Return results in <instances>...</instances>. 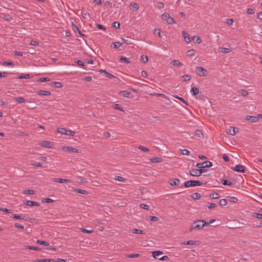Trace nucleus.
Wrapping results in <instances>:
<instances>
[{
    "label": "nucleus",
    "instance_id": "1",
    "mask_svg": "<svg viewBox=\"0 0 262 262\" xmlns=\"http://www.w3.org/2000/svg\"><path fill=\"white\" fill-rule=\"evenodd\" d=\"M207 222L204 220H198L193 222L190 226L189 231L192 232L194 230H201L204 227L206 226Z\"/></svg>",
    "mask_w": 262,
    "mask_h": 262
},
{
    "label": "nucleus",
    "instance_id": "2",
    "mask_svg": "<svg viewBox=\"0 0 262 262\" xmlns=\"http://www.w3.org/2000/svg\"><path fill=\"white\" fill-rule=\"evenodd\" d=\"M162 19L168 24H176L174 19L167 13H164L161 16Z\"/></svg>",
    "mask_w": 262,
    "mask_h": 262
},
{
    "label": "nucleus",
    "instance_id": "3",
    "mask_svg": "<svg viewBox=\"0 0 262 262\" xmlns=\"http://www.w3.org/2000/svg\"><path fill=\"white\" fill-rule=\"evenodd\" d=\"M38 144L42 147L46 148H53L54 146V144L53 142L46 140H42L39 141Z\"/></svg>",
    "mask_w": 262,
    "mask_h": 262
},
{
    "label": "nucleus",
    "instance_id": "4",
    "mask_svg": "<svg viewBox=\"0 0 262 262\" xmlns=\"http://www.w3.org/2000/svg\"><path fill=\"white\" fill-rule=\"evenodd\" d=\"M57 131L61 134L70 136H74L75 134V132L70 129H67L65 128H57Z\"/></svg>",
    "mask_w": 262,
    "mask_h": 262
},
{
    "label": "nucleus",
    "instance_id": "5",
    "mask_svg": "<svg viewBox=\"0 0 262 262\" xmlns=\"http://www.w3.org/2000/svg\"><path fill=\"white\" fill-rule=\"evenodd\" d=\"M202 183L199 181L190 180L187 181L184 183L185 187H189L191 186H200Z\"/></svg>",
    "mask_w": 262,
    "mask_h": 262
},
{
    "label": "nucleus",
    "instance_id": "6",
    "mask_svg": "<svg viewBox=\"0 0 262 262\" xmlns=\"http://www.w3.org/2000/svg\"><path fill=\"white\" fill-rule=\"evenodd\" d=\"M61 149L62 151L67 152H69V153H79L80 152V151L78 149H77L75 148L70 147V146H62L61 147Z\"/></svg>",
    "mask_w": 262,
    "mask_h": 262
},
{
    "label": "nucleus",
    "instance_id": "7",
    "mask_svg": "<svg viewBox=\"0 0 262 262\" xmlns=\"http://www.w3.org/2000/svg\"><path fill=\"white\" fill-rule=\"evenodd\" d=\"M196 74L199 76H207L208 75L207 70L201 67H196Z\"/></svg>",
    "mask_w": 262,
    "mask_h": 262
},
{
    "label": "nucleus",
    "instance_id": "8",
    "mask_svg": "<svg viewBox=\"0 0 262 262\" xmlns=\"http://www.w3.org/2000/svg\"><path fill=\"white\" fill-rule=\"evenodd\" d=\"M212 165V164L210 161H205L204 162L201 163H198L196 164V166L198 167L199 168H203L206 167H211Z\"/></svg>",
    "mask_w": 262,
    "mask_h": 262
},
{
    "label": "nucleus",
    "instance_id": "9",
    "mask_svg": "<svg viewBox=\"0 0 262 262\" xmlns=\"http://www.w3.org/2000/svg\"><path fill=\"white\" fill-rule=\"evenodd\" d=\"M204 172V170L201 169H192L190 170V174L194 177H199L202 174V173Z\"/></svg>",
    "mask_w": 262,
    "mask_h": 262
},
{
    "label": "nucleus",
    "instance_id": "10",
    "mask_svg": "<svg viewBox=\"0 0 262 262\" xmlns=\"http://www.w3.org/2000/svg\"><path fill=\"white\" fill-rule=\"evenodd\" d=\"M182 35L184 37V40L186 43H189L191 41V37H190V35L188 34L187 32L185 31H183L182 32Z\"/></svg>",
    "mask_w": 262,
    "mask_h": 262
},
{
    "label": "nucleus",
    "instance_id": "11",
    "mask_svg": "<svg viewBox=\"0 0 262 262\" xmlns=\"http://www.w3.org/2000/svg\"><path fill=\"white\" fill-rule=\"evenodd\" d=\"M238 132V129L236 127L230 126L227 129V133L231 136H234L237 134Z\"/></svg>",
    "mask_w": 262,
    "mask_h": 262
},
{
    "label": "nucleus",
    "instance_id": "12",
    "mask_svg": "<svg viewBox=\"0 0 262 262\" xmlns=\"http://www.w3.org/2000/svg\"><path fill=\"white\" fill-rule=\"evenodd\" d=\"M233 170L237 172H244L245 167L242 165H236L234 168H233Z\"/></svg>",
    "mask_w": 262,
    "mask_h": 262
},
{
    "label": "nucleus",
    "instance_id": "13",
    "mask_svg": "<svg viewBox=\"0 0 262 262\" xmlns=\"http://www.w3.org/2000/svg\"><path fill=\"white\" fill-rule=\"evenodd\" d=\"M245 119L247 120L250 121L251 122H257L258 121V117L257 116H247L246 117Z\"/></svg>",
    "mask_w": 262,
    "mask_h": 262
},
{
    "label": "nucleus",
    "instance_id": "14",
    "mask_svg": "<svg viewBox=\"0 0 262 262\" xmlns=\"http://www.w3.org/2000/svg\"><path fill=\"white\" fill-rule=\"evenodd\" d=\"M182 245H199L200 244V241H187L186 242H184L181 243Z\"/></svg>",
    "mask_w": 262,
    "mask_h": 262
},
{
    "label": "nucleus",
    "instance_id": "15",
    "mask_svg": "<svg viewBox=\"0 0 262 262\" xmlns=\"http://www.w3.org/2000/svg\"><path fill=\"white\" fill-rule=\"evenodd\" d=\"M52 181L54 182H58L60 183L70 182L71 181L68 179H58V178H53L52 179Z\"/></svg>",
    "mask_w": 262,
    "mask_h": 262
},
{
    "label": "nucleus",
    "instance_id": "16",
    "mask_svg": "<svg viewBox=\"0 0 262 262\" xmlns=\"http://www.w3.org/2000/svg\"><path fill=\"white\" fill-rule=\"evenodd\" d=\"M180 181L178 179L173 178L170 180L169 184L171 186L178 185L180 184Z\"/></svg>",
    "mask_w": 262,
    "mask_h": 262
},
{
    "label": "nucleus",
    "instance_id": "17",
    "mask_svg": "<svg viewBox=\"0 0 262 262\" xmlns=\"http://www.w3.org/2000/svg\"><path fill=\"white\" fill-rule=\"evenodd\" d=\"M163 252L161 251H155L152 252V256L155 258H159V257L162 255Z\"/></svg>",
    "mask_w": 262,
    "mask_h": 262
},
{
    "label": "nucleus",
    "instance_id": "18",
    "mask_svg": "<svg viewBox=\"0 0 262 262\" xmlns=\"http://www.w3.org/2000/svg\"><path fill=\"white\" fill-rule=\"evenodd\" d=\"M171 64L176 67H180L183 65V64L178 60H173L171 62Z\"/></svg>",
    "mask_w": 262,
    "mask_h": 262
},
{
    "label": "nucleus",
    "instance_id": "19",
    "mask_svg": "<svg viewBox=\"0 0 262 262\" xmlns=\"http://www.w3.org/2000/svg\"><path fill=\"white\" fill-rule=\"evenodd\" d=\"M120 95L124 97L129 98L131 97L130 93L127 91H122L119 93Z\"/></svg>",
    "mask_w": 262,
    "mask_h": 262
},
{
    "label": "nucleus",
    "instance_id": "20",
    "mask_svg": "<svg viewBox=\"0 0 262 262\" xmlns=\"http://www.w3.org/2000/svg\"><path fill=\"white\" fill-rule=\"evenodd\" d=\"M26 205L27 206H39V204L38 203H37L36 202L32 201H27L26 202Z\"/></svg>",
    "mask_w": 262,
    "mask_h": 262
},
{
    "label": "nucleus",
    "instance_id": "21",
    "mask_svg": "<svg viewBox=\"0 0 262 262\" xmlns=\"http://www.w3.org/2000/svg\"><path fill=\"white\" fill-rule=\"evenodd\" d=\"M33 77V75L30 74H21L18 77V78L21 79H28L32 78Z\"/></svg>",
    "mask_w": 262,
    "mask_h": 262
},
{
    "label": "nucleus",
    "instance_id": "22",
    "mask_svg": "<svg viewBox=\"0 0 262 262\" xmlns=\"http://www.w3.org/2000/svg\"><path fill=\"white\" fill-rule=\"evenodd\" d=\"M191 40L195 41L198 44L201 43L202 41V40L198 35H194L192 37Z\"/></svg>",
    "mask_w": 262,
    "mask_h": 262
},
{
    "label": "nucleus",
    "instance_id": "23",
    "mask_svg": "<svg viewBox=\"0 0 262 262\" xmlns=\"http://www.w3.org/2000/svg\"><path fill=\"white\" fill-rule=\"evenodd\" d=\"M190 92L193 96H196L199 93V90L196 87H193L190 90Z\"/></svg>",
    "mask_w": 262,
    "mask_h": 262
},
{
    "label": "nucleus",
    "instance_id": "24",
    "mask_svg": "<svg viewBox=\"0 0 262 262\" xmlns=\"http://www.w3.org/2000/svg\"><path fill=\"white\" fill-rule=\"evenodd\" d=\"M14 100L18 103H22L26 102V100L21 97H17L14 98Z\"/></svg>",
    "mask_w": 262,
    "mask_h": 262
},
{
    "label": "nucleus",
    "instance_id": "25",
    "mask_svg": "<svg viewBox=\"0 0 262 262\" xmlns=\"http://www.w3.org/2000/svg\"><path fill=\"white\" fill-rule=\"evenodd\" d=\"M37 94L39 95H46V96H49L51 95V93L49 91H39L37 92Z\"/></svg>",
    "mask_w": 262,
    "mask_h": 262
},
{
    "label": "nucleus",
    "instance_id": "26",
    "mask_svg": "<svg viewBox=\"0 0 262 262\" xmlns=\"http://www.w3.org/2000/svg\"><path fill=\"white\" fill-rule=\"evenodd\" d=\"M35 262H55V261L53 259H36L35 260Z\"/></svg>",
    "mask_w": 262,
    "mask_h": 262
},
{
    "label": "nucleus",
    "instance_id": "27",
    "mask_svg": "<svg viewBox=\"0 0 262 262\" xmlns=\"http://www.w3.org/2000/svg\"><path fill=\"white\" fill-rule=\"evenodd\" d=\"M181 78L183 81H187L190 80L191 78V77L189 75H185L182 76Z\"/></svg>",
    "mask_w": 262,
    "mask_h": 262
},
{
    "label": "nucleus",
    "instance_id": "28",
    "mask_svg": "<svg viewBox=\"0 0 262 262\" xmlns=\"http://www.w3.org/2000/svg\"><path fill=\"white\" fill-rule=\"evenodd\" d=\"M150 161L154 163H160L163 160L162 158H154L150 159Z\"/></svg>",
    "mask_w": 262,
    "mask_h": 262
},
{
    "label": "nucleus",
    "instance_id": "29",
    "mask_svg": "<svg viewBox=\"0 0 262 262\" xmlns=\"http://www.w3.org/2000/svg\"><path fill=\"white\" fill-rule=\"evenodd\" d=\"M75 192L82 194H88V192L86 190L83 189H75L74 190Z\"/></svg>",
    "mask_w": 262,
    "mask_h": 262
},
{
    "label": "nucleus",
    "instance_id": "30",
    "mask_svg": "<svg viewBox=\"0 0 262 262\" xmlns=\"http://www.w3.org/2000/svg\"><path fill=\"white\" fill-rule=\"evenodd\" d=\"M51 85H54L55 87L57 88H62L63 85L61 82H54L51 83Z\"/></svg>",
    "mask_w": 262,
    "mask_h": 262
},
{
    "label": "nucleus",
    "instance_id": "31",
    "mask_svg": "<svg viewBox=\"0 0 262 262\" xmlns=\"http://www.w3.org/2000/svg\"><path fill=\"white\" fill-rule=\"evenodd\" d=\"M220 52L223 53H228L231 52V50L229 48H220Z\"/></svg>",
    "mask_w": 262,
    "mask_h": 262
},
{
    "label": "nucleus",
    "instance_id": "32",
    "mask_svg": "<svg viewBox=\"0 0 262 262\" xmlns=\"http://www.w3.org/2000/svg\"><path fill=\"white\" fill-rule=\"evenodd\" d=\"M201 194L199 193L195 192L191 195V197L193 199L198 200L201 198Z\"/></svg>",
    "mask_w": 262,
    "mask_h": 262
},
{
    "label": "nucleus",
    "instance_id": "33",
    "mask_svg": "<svg viewBox=\"0 0 262 262\" xmlns=\"http://www.w3.org/2000/svg\"><path fill=\"white\" fill-rule=\"evenodd\" d=\"M239 93L243 96L246 97L248 95V92L245 90H241L239 91Z\"/></svg>",
    "mask_w": 262,
    "mask_h": 262
},
{
    "label": "nucleus",
    "instance_id": "34",
    "mask_svg": "<svg viewBox=\"0 0 262 262\" xmlns=\"http://www.w3.org/2000/svg\"><path fill=\"white\" fill-rule=\"evenodd\" d=\"M252 215L254 217H256L257 219H262V214H261L256 213V212H253V213H252Z\"/></svg>",
    "mask_w": 262,
    "mask_h": 262
},
{
    "label": "nucleus",
    "instance_id": "35",
    "mask_svg": "<svg viewBox=\"0 0 262 262\" xmlns=\"http://www.w3.org/2000/svg\"><path fill=\"white\" fill-rule=\"evenodd\" d=\"M188 56L189 57L193 56L195 54V51L194 49H191L187 51Z\"/></svg>",
    "mask_w": 262,
    "mask_h": 262
},
{
    "label": "nucleus",
    "instance_id": "36",
    "mask_svg": "<svg viewBox=\"0 0 262 262\" xmlns=\"http://www.w3.org/2000/svg\"><path fill=\"white\" fill-rule=\"evenodd\" d=\"M12 217L15 220H23L24 219L22 214H13Z\"/></svg>",
    "mask_w": 262,
    "mask_h": 262
},
{
    "label": "nucleus",
    "instance_id": "37",
    "mask_svg": "<svg viewBox=\"0 0 262 262\" xmlns=\"http://www.w3.org/2000/svg\"><path fill=\"white\" fill-rule=\"evenodd\" d=\"M130 6H132L135 10H138L139 8V6L136 3H131Z\"/></svg>",
    "mask_w": 262,
    "mask_h": 262
},
{
    "label": "nucleus",
    "instance_id": "38",
    "mask_svg": "<svg viewBox=\"0 0 262 262\" xmlns=\"http://www.w3.org/2000/svg\"><path fill=\"white\" fill-rule=\"evenodd\" d=\"M141 61L143 63H146L148 61V58L147 56L142 55L141 56Z\"/></svg>",
    "mask_w": 262,
    "mask_h": 262
},
{
    "label": "nucleus",
    "instance_id": "39",
    "mask_svg": "<svg viewBox=\"0 0 262 262\" xmlns=\"http://www.w3.org/2000/svg\"><path fill=\"white\" fill-rule=\"evenodd\" d=\"M43 203H50L54 202V200L50 198H43L42 199Z\"/></svg>",
    "mask_w": 262,
    "mask_h": 262
},
{
    "label": "nucleus",
    "instance_id": "40",
    "mask_svg": "<svg viewBox=\"0 0 262 262\" xmlns=\"http://www.w3.org/2000/svg\"><path fill=\"white\" fill-rule=\"evenodd\" d=\"M210 196L212 199H215L220 197V194L218 193L214 192L210 194Z\"/></svg>",
    "mask_w": 262,
    "mask_h": 262
},
{
    "label": "nucleus",
    "instance_id": "41",
    "mask_svg": "<svg viewBox=\"0 0 262 262\" xmlns=\"http://www.w3.org/2000/svg\"><path fill=\"white\" fill-rule=\"evenodd\" d=\"M132 232L134 234H143V232L141 230L137 229H133Z\"/></svg>",
    "mask_w": 262,
    "mask_h": 262
},
{
    "label": "nucleus",
    "instance_id": "42",
    "mask_svg": "<svg viewBox=\"0 0 262 262\" xmlns=\"http://www.w3.org/2000/svg\"><path fill=\"white\" fill-rule=\"evenodd\" d=\"M195 135L198 136L199 138L203 137V133L201 130H196L194 132Z\"/></svg>",
    "mask_w": 262,
    "mask_h": 262
},
{
    "label": "nucleus",
    "instance_id": "43",
    "mask_svg": "<svg viewBox=\"0 0 262 262\" xmlns=\"http://www.w3.org/2000/svg\"><path fill=\"white\" fill-rule=\"evenodd\" d=\"M24 194H34L35 192L33 190H26L23 191Z\"/></svg>",
    "mask_w": 262,
    "mask_h": 262
},
{
    "label": "nucleus",
    "instance_id": "44",
    "mask_svg": "<svg viewBox=\"0 0 262 262\" xmlns=\"http://www.w3.org/2000/svg\"><path fill=\"white\" fill-rule=\"evenodd\" d=\"M36 243L38 244H40V245H45V246H49V243L47 242H45V241H40V240H37L36 241Z\"/></svg>",
    "mask_w": 262,
    "mask_h": 262
},
{
    "label": "nucleus",
    "instance_id": "45",
    "mask_svg": "<svg viewBox=\"0 0 262 262\" xmlns=\"http://www.w3.org/2000/svg\"><path fill=\"white\" fill-rule=\"evenodd\" d=\"M114 48H119V47H121L122 46V43L120 42H115L113 43Z\"/></svg>",
    "mask_w": 262,
    "mask_h": 262
},
{
    "label": "nucleus",
    "instance_id": "46",
    "mask_svg": "<svg viewBox=\"0 0 262 262\" xmlns=\"http://www.w3.org/2000/svg\"><path fill=\"white\" fill-rule=\"evenodd\" d=\"M180 151L183 155H189L190 154L189 151L187 149H180Z\"/></svg>",
    "mask_w": 262,
    "mask_h": 262
},
{
    "label": "nucleus",
    "instance_id": "47",
    "mask_svg": "<svg viewBox=\"0 0 262 262\" xmlns=\"http://www.w3.org/2000/svg\"><path fill=\"white\" fill-rule=\"evenodd\" d=\"M219 204L221 206H226L227 204V201L226 199H223L220 200Z\"/></svg>",
    "mask_w": 262,
    "mask_h": 262
},
{
    "label": "nucleus",
    "instance_id": "48",
    "mask_svg": "<svg viewBox=\"0 0 262 262\" xmlns=\"http://www.w3.org/2000/svg\"><path fill=\"white\" fill-rule=\"evenodd\" d=\"M115 179L116 180H117V181H120V182H125L126 181V179H124V178H123L122 177H120V176H116V177H115Z\"/></svg>",
    "mask_w": 262,
    "mask_h": 262
},
{
    "label": "nucleus",
    "instance_id": "49",
    "mask_svg": "<svg viewBox=\"0 0 262 262\" xmlns=\"http://www.w3.org/2000/svg\"><path fill=\"white\" fill-rule=\"evenodd\" d=\"M114 108L115 109H116V110H119L122 112H124V110L121 107V106L120 105V104H116L114 105Z\"/></svg>",
    "mask_w": 262,
    "mask_h": 262
},
{
    "label": "nucleus",
    "instance_id": "50",
    "mask_svg": "<svg viewBox=\"0 0 262 262\" xmlns=\"http://www.w3.org/2000/svg\"><path fill=\"white\" fill-rule=\"evenodd\" d=\"M120 60H121V61H123V62H125V63H129V62H130V61H129V60L128 59V58H127L126 57H124V56H121V57H120Z\"/></svg>",
    "mask_w": 262,
    "mask_h": 262
},
{
    "label": "nucleus",
    "instance_id": "51",
    "mask_svg": "<svg viewBox=\"0 0 262 262\" xmlns=\"http://www.w3.org/2000/svg\"><path fill=\"white\" fill-rule=\"evenodd\" d=\"M26 248L30 250H40V249L34 246H28L26 247Z\"/></svg>",
    "mask_w": 262,
    "mask_h": 262
},
{
    "label": "nucleus",
    "instance_id": "52",
    "mask_svg": "<svg viewBox=\"0 0 262 262\" xmlns=\"http://www.w3.org/2000/svg\"><path fill=\"white\" fill-rule=\"evenodd\" d=\"M234 23V20L232 19H227L226 20V23L229 26H232Z\"/></svg>",
    "mask_w": 262,
    "mask_h": 262
},
{
    "label": "nucleus",
    "instance_id": "53",
    "mask_svg": "<svg viewBox=\"0 0 262 262\" xmlns=\"http://www.w3.org/2000/svg\"><path fill=\"white\" fill-rule=\"evenodd\" d=\"M157 7L158 9H161L163 8H164V4L162 2H158L157 4Z\"/></svg>",
    "mask_w": 262,
    "mask_h": 262
},
{
    "label": "nucleus",
    "instance_id": "54",
    "mask_svg": "<svg viewBox=\"0 0 262 262\" xmlns=\"http://www.w3.org/2000/svg\"><path fill=\"white\" fill-rule=\"evenodd\" d=\"M50 79L49 78H40L37 80V81L39 82H46V81H50Z\"/></svg>",
    "mask_w": 262,
    "mask_h": 262
},
{
    "label": "nucleus",
    "instance_id": "55",
    "mask_svg": "<svg viewBox=\"0 0 262 262\" xmlns=\"http://www.w3.org/2000/svg\"><path fill=\"white\" fill-rule=\"evenodd\" d=\"M3 65L5 66H13L14 64L12 62L5 61L3 63Z\"/></svg>",
    "mask_w": 262,
    "mask_h": 262
},
{
    "label": "nucleus",
    "instance_id": "56",
    "mask_svg": "<svg viewBox=\"0 0 262 262\" xmlns=\"http://www.w3.org/2000/svg\"><path fill=\"white\" fill-rule=\"evenodd\" d=\"M222 183L223 185H229V186H230L231 185L232 183L230 182H228V181L227 180H223L222 181Z\"/></svg>",
    "mask_w": 262,
    "mask_h": 262
},
{
    "label": "nucleus",
    "instance_id": "57",
    "mask_svg": "<svg viewBox=\"0 0 262 262\" xmlns=\"http://www.w3.org/2000/svg\"><path fill=\"white\" fill-rule=\"evenodd\" d=\"M174 97L177 98V99H179V100H180L181 101H182L184 103H185L186 104H187V102L183 98L179 97V96H174Z\"/></svg>",
    "mask_w": 262,
    "mask_h": 262
},
{
    "label": "nucleus",
    "instance_id": "58",
    "mask_svg": "<svg viewBox=\"0 0 262 262\" xmlns=\"http://www.w3.org/2000/svg\"><path fill=\"white\" fill-rule=\"evenodd\" d=\"M73 29L75 32L77 31L80 35H82L80 31H79V30L77 26L73 25Z\"/></svg>",
    "mask_w": 262,
    "mask_h": 262
},
{
    "label": "nucleus",
    "instance_id": "59",
    "mask_svg": "<svg viewBox=\"0 0 262 262\" xmlns=\"http://www.w3.org/2000/svg\"><path fill=\"white\" fill-rule=\"evenodd\" d=\"M80 230L82 232H84V233H91L93 232V231L92 230H87V229H83V228H81Z\"/></svg>",
    "mask_w": 262,
    "mask_h": 262
},
{
    "label": "nucleus",
    "instance_id": "60",
    "mask_svg": "<svg viewBox=\"0 0 262 262\" xmlns=\"http://www.w3.org/2000/svg\"><path fill=\"white\" fill-rule=\"evenodd\" d=\"M138 148L141 149V150H142L143 151H149V149L148 148L143 147V146H141V145L138 146Z\"/></svg>",
    "mask_w": 262,
    "mask_h": 262
},
{
    "label": "nucleus",
    "instance_id": "61",
    "mask_svg": "<svg viewBox=\"0 0 262 262\" xmlns=\"http://www.w3.org/2000/svg\"><path fill=\"white\" fill-rule=\"evenodd\" d=\"M113 27L115 28L119 29L120 27V24L119 23L115 21L113 23Z\"/></svg>",
    "mask_w": 262,
    "mask_h": 262
},
{
    "label": "nucleus",
    "instance_id": "62",
    "mask_svg": "<svg viewBox=\"0 0 262 262\" xmlns=\"http://www.w3.org/2000/svg\"><path fill=\"white\" fill-rule=\"evenodd\" d=\"M247 12L249 14H253L255 13V10L253 9L248 8L247 10Z\"/></svg>",
    "mask_w": 262,
    "mask_h": 262
},
{
    "label": "nucleus",
    "instance_id": "63",
    "mask_svg": "<svg viewBox=\"0 0 262 262\" xmlns=\"http://www.w3.org/2000/svg\"><path fill=\"white\" fill-rule=\"evenodd\" d=\"M216 207V204H214V203H209L208 205V206L209 209L214 208Z\"/></svg>",
    "mask_w": 262,
    "mask_h": 262
},
{
    "label": "nucleus",
    "instance_id": "64",
    "mask_svg": "<svg viewBox=\"0 0 262 262\" xmlns=\"http://www.w3.org/2000/svg\"><path fill=\"white\" fill-rule=\"evenodd\" d=\"M149 220L151 221L155 222V221H157L158 220V218L157 217H156V216H149Z\"/></svg>",
    "mask_w": 262,
    "mask_h": 262
}]
</instances>
